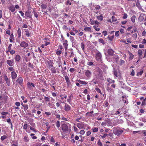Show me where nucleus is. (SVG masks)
I'll return each instance as SVG.
<instances>
[{
    "label": "nucleus",
    "instance_id": "40",
    "mask_svg": "<svg viewBox=\"0 0 146 146\" xmlns=\"http://www.w3.org/2000/svg\"><path fill=\"white\" fill-rule=\"evenodd\" d=\"M11 120L10 118L8 119L7 120V122L9 123L11 125V128L12 127V123L11 122Z\"/></svg>",
    "mask_w": 146,
    "mask_h": 146
},
{
    "label": "nucleus",
    "instance_id": "55",
    "mask_svg": "<svg viewBox=\"0 0 146 146\" xmlns=\"http://www.w3.org/2000/svg\"><path fill=\"white\" fill-rule=\"evenodd\" d=\"M30 129L31 130H33V132H36V131H35V129L34 128H33L32 127H30Z\"/></svg>",
    "mask_w": 146,
    "mask_h": 146
},
{
    "label": "nucleus",
    "instance_id": "7",
    "mask_svg": "<svg viewBox=\"0 0 146 146\" xmlns=\"http://www.w3.org/2000/svg\"><path fill=\"white\" fill-rule=\"evenodd\" d=\"M20 45L22 47L25 48L28 46V44L25 41H23L21 42Z\"/></svg>",
    "mask_w": 146,
    "mask_h": 146
},
{
    "label": "nucleus",
    "instance_id": "3",
    "mask_svg": "<svg viewBox=\"0 0 146 146\" xmlns=\"http://www.w3.org/2000/svg\"><path fill=\"white\" fill-rule=\"evenodd\" d=\"M85 125V123L81 122L77 123V126L79 129H81L84 128Z\"/></svg>",
    "mask_w": 146,
    "mask_h": 146
},
{
    "label": "nucleus",
    "instance_id": "42",
    "mask_svg": "<svg viewBox=\"0 0 146 146\" xmlns=\"http://www.w3.org/2000/svg\"><path fill=\"white\" fill-rule=\"evenodd\" d=\"M33 12H34V16L36 17L37 18L38 17V15L37 13L36 12H35V9H33Z\"/></svg>",
    "mask_w": 146,
    "mask_h": 146
},
{
    "label": "nucleus",
    "instance_id": "14",
    "mask_svg": "<svg viewBox=\"0 0 146 146\" xmlns=\"http://www.w3.org/2000/svg\"><path fill=\"white\" fill-rule=\"evenodd\" d=\"M11 75L12 79H15L17 77V74L14 71L11 72Z\"/></svg>",
    "mask_w": 146,
    "mask_h": 146
},
{
    "label": "nucleus",
    "instance_id": "54",
    "mask_svg": "<svg viewBox=\"0 0 146 146\" xmlns=\"http://www.w3.org/2000/svg\"><path fill=\"white\" fill-rule=\"evenodd\" d=\"M8 69L9 70H10V71H14V69L12 67H9L8 68Z\"/></svg>",
    "mask_w": 146,
    "mask_h": 146
},
{
    "label": "nucleus",
    "instance_id": "48",
    "mask_svg": "<svg viewBox=\"0 0 146 146\" xmlns=\"http://www.w3.org/2000/svg\"><path fill=\"white\" fill-rule=\"evenodd\" d=\"M25 32L26 33V36L28 37L29 36H30V34L29 33V31L27 30H26L25 31Z\"/></svg>",
    "mask_w": 146,
    "mask_h": 146
},
{
    "label": "nucleus",
    "instance_id": "31",
    "mask_svg": "<svg viewBox=\"0 0 146 146\" xmlns=\"http://www.w3.org/2000/svg\"><path fill=\"white\" fill-rule=\"evenodd\" d=\"M47 7V5L44 4H42L41 5V8L42 9H46V8Z\"/></svg>",
    "mask_w": 146,
    "mask_h": 146
},
{
    "label": "nucleus",
    "instance_id": "23",
    "mask_svg": "<svg viewBox=\"0 0 146 146\" xmlns=\"http://www.w3.org/2000/svg\"><path fill=\"white\" fill-rule=\"evenodd\" d=\"M52 73H56V70L54 67L51 68L50 69Z\"/></svg>",
    "mask_w": 146,
    "mask_h": 146
},
{
    "label": "nucleus",
    "instance_id": "63",
    "mask_svg": "<svg viewBox=\"0 0 146 146\" xmlns=\"http://www.w3.org/2000/svg\"><path fill=\"white\" fill-rule=\"evenodd\" d=\"M10 54H13L15 53V51L14 50H10Z\"/></svg>",
    "mask_w": 146,
    "mask_h": 146
},
{
    "label": "nucleus",
    "instance_id": "57",
    "mask_svg": "<svg viewBox=\"0 0 146 146\" xmlns=\"http://www.w3.org/2000/svg\"><path fill=\"white\" fill-rule=\"evenodd\" d=\"M95 8L96 9H99L100 8V7L99 5H96L95 7Z\"/></svg>",
    "mask_w": 146,
    "mask_h": 146
},
{
    "label": "nucleus",
    "instance_id": "44",
    "mask_svg": "<svg viewBox=\"0 0 146 146\" xmlns=\"http://www.w3.org/2000/svg\"><path fill=\"white\" fill-rule=\"evenodd\" d=\"M45 100L46 102H48L50 101V99L48 97L45 96L44 97Z\"/></svg>",
    "mask_w": 146,
    "mask_h": 146
},
{
    "label": "nucleus",
    "instance_id": "59",
    "mask_svg": "<svg viewBox=\"0 0 146 146\" xmlns=\"http://www.w3.org/2000/svg\"><path fill=\"white\" fill-rule=\"evenodd\" d=\"M27 127V124H25L23 126V128L25 129H26Z\"/></svg>",
    "mask_w": 146,
    "mask_h": 146
},
{
    "label": "nucleus",
    "instance_id": "56",
    "mask_svg": "<svg viewBox=\"0 0 146 146\" xmlns=\"http://www.w3.org/2000/svg\"><path fill=\"white\" fill-rule=\"evenodd\" d=\"M137 146H143V144L139 143H137Z\"/></svg>",
    "mask_w": 146,
    "mask_h": 146
},
{
    "label": "nucleus",
    "instance_id": "24",
    "mask_svg": "<svg viewBox=\"0 0 146 146\" xmlns=\"http://www.w3.org/2000/svg\"><path fill=\"white\" fill-rule=\"evenodd\" d=\"M135 18H136L135 16V15H133L131 18V20L133 23L135 22Z\"/></svg>",
    "mask_w": 146,
    "mask_h": 146
},
{
    "label": "nucleus",
    "instance_id": "34",
    "mask_svg": "<svg viewBox=\"0 0 146 146\" xmlns=\"http://www.w3.org/2000/svg\"><path fill=\"white\" fill-rule=\"evenodd\" d=\"M81 47L82 50L84 51V49L85 45L82 42L81 43Z\"/></svg>",
    "mask_w": 146,
    "mask_h": 146
},
{
    "label": "nucleus",
    "instance_id": "6",
    "mask_svg": "<svg viewBox=\"0 0 146 146\" xmlns=\"http://www.w3.org/2000/svg\"><path fill=\"white\" fill-rule=\"evenodd\" d=\"M7 63L9 66H13L14 64V60L13 59L8 60L7 61Z\"/></svg>",
    "mask_w": 146,
    "mask_h": 146
},
{
    "label": "nucleus",
    "instance_id": "25",
    "mask_svg": "<svg viewBox=\"0 0 146 146\" xmlns=\"http://www.w3.org/2000/svg\"><path fill=\"white\" fill-rule=\"evenodd\" d=\"M17 34L18 35V37H20L21 36V31L20 29L19 28L17 32Z\"/></svg>",
    "mask_w": 146,
    "mask_h": 146
},
{
    "label": "nucleus",
    "instance_id": "2",
    "mask_svg": "<svg viewBox=\"0 0 146 146\" xmlns=\"http://www.w3.org/2000/svg\"><path fill=\"white\" fill-rule=\"evenodd\" d=\"M123 132V130L122 129H115L113 130V133L115 135L118 136L121 134Z\"/></svg>",
    "mask_w": 146,
    "mask_h": 146
},
{
    "label": "nucleus",
    "instance_id": "4",
    "mask_svg": "<svg viewBox=\"0 0 146 146\" xmlns=\"http://www.w3.org/2000/svg\"><path fill=\"white\" fill-rule=\"evenodd\" d=\"M96 59L97 61H100L101 60V58L102 57V55L101 53L98 52L96 54Z\"/></svg>",
    "mask_w": 146,
    "mask_h": 146
},
{
    "label": "nucleus",
    "instance_id": "32",
    "mask_svg": "<svg viewBox=\"0 0 146 146\" xmlns=\"http://www.w3.org/2000/svg\"><path fill=\"white\" fill-rule=\"evenodd\" d=\"M91 29V28H90L88 27H86L84 28V31H90Z\"/></svg>",
    "mask_w": 146,
    "mask_h": 146
},
{
    "label": "nucleus",
    "instance_id": "51",
    "mask_svg": "<svg viewBox=\"0 0 146 146\" xmlns=\"http://www.w3.org/2000/svg\"><path fill=\"white\" fill-rule=\"evenodd\" d=\"M15 105L17 107H18L20 106V103L19 102H16L15 103Z\"/></svg>",
    "mask_w": 146,
    "mask_h": 146
},
{
    "label": "nucleus",
    "instance_id": "21",
    "mask_svg": "<svg viewBox=\"0 0 146 146\" xmlns=\"http://www.w3.org/2000/svg\"><path fill=\"white\" fill-rule=\"evenodd\" d=\"M21 105L24 107V111H26L28 109V106L27 105H24L23 104H22Z\"/></svg>",
    "mask_w": 146,
    "mask_h": 146
},
{
    "label": "nucleus",
    "instance_id": "45",
    "mask_svg": "<svg viewBox=\"0 0 146 146\" xmlns=\"http://www.w3.org/2000/svg\"><path fill=\"white\" fill-rule=\"evenodd\" d=\"M19 12L21 14V15L23 17H24V14L22 11H19Z\"/></svg>",
    "mask_w": 146,
    "mask_h": 146
},
{
    "label": "nucleus",
    "instance_id": "18",
    "mask_svg": "<svg viewBox=\"0 0 146 146\" xmlns=\"http://www.w3.org/2000/svg\"><path fill=\"white\" fill-rule=\"evenodd\" d=\"M128 55H129V60H132L133 58L134 55L132 54L131 53L129 52Z\"/></svg>",
    "mask_w": 146,
    "mask_h": 146
},
{
    "label": "nucleus",
    "instance_id": "15",
    "mask_svg": "<svg viewBox=\"0 0 146 146\" xmlns=\"http://www.w3.org/2000/svg\"><path fill=\"white\" fill-rule=\"evenodd\" d=\"M137 54L139 57L140 59H141V56L143 54V51L141 49H139L137 51Z\"/></svg>",
    "mask_w": 146,
    "mask_h": 146
},
{
    "label": "nucleus",
    "instance_id": "62",
    "mask_svg": "<svg viewBox=\"0 0 146 146\" xmlns=\"http://www.w3.org/2000/svg\"><path fill=\"white\" fill-rule=\"evenodd\" d=\"M51 142H54L55 141L54 140V139L53 138V137H51Z\"/></svg>",
    "mask_w": 146,
    "mask_h": 146
},
{
    "label": "nucleus",
    "instance_id": "28",
    "mask_svg": "<svg viewBox=\"0 0 146 146\" xmlns=\"http://www.w3.org/2000/svg\"><path fill=\"white\" fill-rule=\"evenodd\" d=\"M24 141L26 142H28L29 141L28 137L27 136H25L24 138Z\"/></svg>",
    "mask_w": 146,
    "mask_h": 146
},
{
    "label": "nucleus",
    "instance_id": "49",
    "mask_svg": "<svg viewBox=\"0 0 146 146\" xmlns=\"http://www.w3.org/2000/svg\"><path fill=\"white\" fill-rule=\"evenodd\" d=\"M98 144L99 146H103L102 143L101 142L100 140H99L98 143Z\"/></svg>",
    "mask_w": 146,
    "mask_h": 146
},
{
    "label": "nucleus",
    "instance_id": "26",
    "mask_svg": "<svg viewBox=\"0 0 146 146\" xmlns=\"http://www.w3.org/2000/svg\"><path fill=\"white\" fill-rule=\"evenodd\" d=\"M98 41L99 42L102 44L103 45L105 44L104 41L102 38L99 39Z\"/></svg>",
    "mask_w": 146,
    "mask_h": 146
},
{
    "label": "nucleus",
    "instance_id": "58",
    "mask_svg": "<svg viewBox=\"0 0 146 146\" xmlns=\"http://www.w3.org/2000/svg\"><path fill=\"white\" fill-rule=\"evenodd\" d=\"M62 28H63V29H64V30H67L68 29V28L65 25H64L63 26Z\"/></svg>",
    "mask_w": 146,
    "mask_h": 146
},
{
    "label": "nucleus",
    "instance_id": "33",
    "mask_svg": "<svg viewBox=\"0 0 146 146\" xmlns=\"http://www.w3.org/2000/svg\"><path fill=\"white\" fill-rule=\"evenodd\" d=\"M108 135V134L107 133H106L104 134L103 135H100V137L101 138H102V139L104 138L105 137H106Z\"/></svg>",
    "mask_w": 146,
    "mask_h": 146
},
{
    "label": "nucleus",
    "instance_id": "35",
    "mask_svg": "<svg viewBox=\"0 0 146 146\" xmlns=\"http://www.w3.org/2000/svg\"><path fill=\"white\" fill-rule=\"evenodd\" d=\"M6 138H7V137L5 135H4L1 137V140L2 141H3Z\"/></svg>",
    "mask_w": 146,
    "mask_h": 146
},
{
    "label": "nucleus",
    "instance_id": "5",
    "mask_svg": "<svg viewBox=\"0 0 146 146\" xmlns=\"http://www.w3.org/2000/svg\"><path fill=\"white\" fill-rule=\"evenodd\" d=\"M64 110L66 111H68L70 110L71 107L68 104L65 103L64 107Z\"/></svg>",
    "mask_w": 146,
    "mask_h": 146
},
{
    "label": "nucleus",
    "instance_id": "13",
    "mask_svg": "<svg viewBox=\"0 0 146 146\" xmlns=\"http://www.w3.org/2000/svg\"><path fill=\"white\" fill-rule=\"evenodd\" d=\"M108 53L109 55L113 56L114 54V51L112 49L110 48L108 50Z\"/></svg>",
    "mask_w": 146,
    "mask_h": 146
},
{
    "label": "nucleus",
    "instance_id": "43",
    "mask_svg": "<svg viewBox=\"0 0 146 146\" xmlns=\"http://www.w3.org/2000/svg\"><path fill=\"white\" fill-rule=\"evenodd\" d=\"M96 91L100 93L101 94H102V93L101 92L100 89L99 88H96Z\"/></svg>",
    "mask_w": 146,
    "mask_h": 146
},
{
    "label": "nucleus",
    "instance_id": "36",
    "mask_svg": "<svg viewBox=\"0 0 146 146\" xmlns=\"http://www.w3.org/2000/svg\"><path fill=\"white\" fill-rule=\"evenodd\" d=\"M56 125L57 127L58 128L60 126V121H57L56 123Z\"/></svg>",
    "mask_w": 146,
    "mask_h": 146
},
{
    "label": "nucleus",
    "instance_id": "37",
    "mask_svg": "<svg viewBox=\"0 0 146 146\" xmlns=\"http://www.w3.org/2000/svg\"><path fill=\"white\" fill-rule=\"evenodd\" d=\"M111 19L112 22H115L117 21V19L116 18L114 17L113 16H112Z\"/></svg>",
    "mask_w": 146,
    "mask_h": 146
},
{
    "label": "nucleus",
    "instance_id": "50",
    "mask_svg": "<svg viewBox=\"0 0 146 146\" xmlns=\"http://www.w3.org/2000/svg\"><path fill=\"white\" fill-rule=\"evenodd\" d=\"M12 44H10L9 46L8 47V50L7 51V52H9L11 50V47L12 46Z\"/></svg>",
    "mask_w": 146,
    "mask_h": 146
},
{
    "label": "nucleus",
    "instance_id": "38",
    "mask_svg": "<svg viewBox=\"0 0 146 146\" xmlns=\"http://www.w3.org/2000/svg\"><path fill=\"white\" fill-rule=\"evenodd\" d=\"M98 128L94 127V128L92 129L93 131L94 132H96L98 131Z\"/></svg>",
    "mask_w": 146,
    "mask_h": 146
},
{
    "label": "nucleus",
    "instance_id": "11",
    "mask_svg": "<svg viewBox=\"0 0 146 146\" xmlns=\"http://www.w3.org/2000/svg\"><path fill=\"white\" fill-rule=\"evenodd\" d=\"M85 75L88 77H90L92 75V73L89 70H87L85 72Z\"/></svg>",
    "mask_w": 146,
    "mask_h": 146
},
{
    "label": "nucleus",
    "instance_id": "29",
    "mask_svg": "<svg viewBox=\"0 0 146 146\" xmlns=\"http://www.w3.org/2000/svg\"><path fill=\"white\" fill-rule=\"evenodd\" d=\"M72 96V94H71L69 97V99L67 100V101L70 103L71 102V98Z\"/></svg>",
    "mask_w": 146,
    "mask_h": 146
},
{
    "label": "nucleus",
    "instance_id": "10",
    "mask_svg": "<svg viewBox=\"0 0 146 146\" xmlns=\"http://www.w3.org/2000/svg\"><path fill=\"white\" fill-rule=\"evenodd\" d=\"M25 15L26 17L30 18H31L32 17L31 13V12L26 11L25 13Z\"/></svg>",
    "mask_w": 146,
    "mask_h": 146
},
{
    "label": "nucleus",
    "instance_id": "16",
    "mask_svg": "<svg viewBox=\"0 0 146 146\" xmlns=\"http://www.w3.org/2000/svg\"><path fill=\"white\" fill-rule=\"evenodd\" d=\"M21 59V57L19 55H17L15 57V60L16 63L18 62Z\"/></svg>",
    "mask_w": 146,
    "mask_h": 146
},
{
    "label": "nucleus",
    "instance_id": "27",
    "mask_svg": "<svg viewBox=\"0 0 146 146\" xmlns=\"http://www.w3.org/2000/svg\"><path fill=\"white\" fill-rule=\"evenodd\" d=\"M108 81L109 83V84H110V85L111 84L115 82V81L114 80H112L110 79H108Z\"/></svg>",
    "mask_w": 146,
    "mask_h": 146
},
{
    "label": "nucleus",
    "instance_id": "47",
    "mask_svg": "<svg viewBox=\"0 0 146 146\" xmlns=\"http://www.w3.org/2000/svg\"><path fill=\"white\" fill-rule=\"evenodd\" d=\"M114 74L116 77H117L118 75L117 71L115 70L114 72Z\"/></svg>",
    "mask_w": 146,
    "mask_h": 146
},
{
    "label": "nucleus",
    "instance_id": "30",
    "mask_svg": "<svg viewBox=\"0 0 146 146\" xmlns=\"http://www.w3.org/2000/svg\"><path fill=\"white\" fill-rule=\"evenodd\" d=\"M97 72L99 73V74L100 76H101L102 75V72L101 70V69H100L99 68H98L97 70Z\"/></svg>",
    "mask_w": 146,
    "mask_h": 146
},
{
    "label": "nucleus",
    "instance_id": "41",
    "mask_svg": "<svg viewBox=\"0 0 146 146\" xmlns=\"http://www.w3.org/2000/svg\"><path fill=\"white\" fill-rule=\"evenodd\" d=\"M75 69L74 68H71L70 69L69 71L71 73L75 71Z\"/></svg>",
    "mask_w": 146,
    "mask_h": 146
},
{
    "label": "nucleus",
    "instance_id": "61",
    "mask_svg": "<svg viewBox=\"0 0 146 146\" xmlns=\"http://www.w3.org/2000/svg\"><path fill=\"white\" fill-rule=\"evenodd\" d=\"M135 74V72L133 70H132L131 72V75L132 76H134Z\"/></svg>",
    "mask_w": 146,
    "mask_h": 146
},
{
    "label": "nucleus",
    "instance_id": "39",
    "mask_svg": "<svg viewBox=\"0 0 146 146\" xmlns=\"http://www.w3.org/2000/svg\"><path fill=\"white\" fill-rule=\"evenodd\" d=\"M31 83L30 82H28L27 83V86L29 88H31Z\"/></svg>",
    "mask_w": 146,
    "mask_h": 146
},
{
    "label": "nucleus",
    "instance_id": "1",
    "mask_svg": "<svg viewBox=\"0 0 146 146\" xmlns=\"http://www.w3.org/2000/svg\"><path fill=\"white\" fill-rule=\"evenodd\" d=\"M68 124H63L61 125V128L63 131L66 133L68 131L69 128L68 126Z\"/></svg>",
    "mask_w": 146,
    "mask_h": 146
},
{
    "label": "nucleus",
    "instance_id": "17",
    "mask_svg": "<svg viewBox=\"0 0 146 146\" xmlns=\"http://www.w3.org/2000/svg\"><path fill=\"white\" fill-rule=\"evenodd\" d=\"M9 9L12 12H13L15 11V8L14 5H11L9 7Z\"/></svg>",
    "mask_w": 146,
    "mask_h": 146
},
{
    "label": "nucleus",
    "instance_id": "12",
    "mask_svg": "<svg viewBox=\"0 0 146 146\" xmlns=\"http://www.w3.org/2000/svg\"><path fill=\"white\" fill-rule=\"evenodd\" d=\"M144 16H145V14L143 13H141L139 17V20L141 21H143L144 19Z\"/></svg>",
    "mask_w": 146,
    "mask_h": 146
},
{
    "label": "nucleus",
    "instance_id": "60",
    "mask_svg": "<svg viewBox=\"0 0 146 146\" xmlns=\"http://www.w3.org/2000/svg\"><path fill=\"white\" fill-rule=\"evenodd\" d=\"M124 62H124V60H120V64L121 65L122 64H124Z\"/></svg>",
    "mask_w": 146,
    "mask_h": 146
},
{
    "label": "nucleus",
    "instance_id": "64",
    "mask_svg": "<svg viewBox=\"0 0 146 146\" xmlns=\"http://www.w3.org/2000/svg\"><path fill=\"white\" fill-rule=\"evenodd\" d=\"M144 56L143 57V58H145L146 56V49H145L144 50Z\"/></svg>",
    "mask_w": 146,
    "mask_h": 146
},
{
    "label": "nucleus",
    "instance_id": "52",
    "mask_svg": "<svg viewBox=\"0 0 146 146\" xmlns=\"http://www.w3.org/2000/svg\"><path fill=\"white\" fill-rule=\"evenodd\" d=\"M80 133L82 135H83L85 133V131H84V130H81L80 131Z\"/></svg>",
    "mask_w": 146,
    "mask_h": 146
},
{
    "label": "nucleus",
    "instance_id": "20",
    "mask_svg": "<svg viewBox=\"0 0 146 146\" xmlns=\"http://www.w3.org/2000/svg\"><path fill=\"white\" fill-rule=\"evenodd\" d=\"M96 17L100 21H102L103 19V17L102 14H101L100 16H97Z\"/></svg>",
    "mask_w": 146,
    "mask_h": 146
},
{
    "label": "nucleus",
    "instance_id": "8",
    "mask_svg": "<svg viewBox=\"0 0 146 146\" xmlns=\"http://www.w3.org/2000/svg\"><path fill=\"white\" fill-rule=\"evenodd\" d=\"M136 5L137 7L138 8V9L142 11H144V10L142 8V7L141 6L140 3L139 2V1L138 0L137 1Z\"/></svg>",
    "mask_w": 146,
    "mask_h": 146
},
{
    "label": "nucleus",
    "instance_id": "9",
    "mask_svg": "<svg viewBox=\"0 0 146 146\" xmlns=\"http://www.w3.org/2000/svg\"><path fill=\"white\" fill-rule=\"evenodd\" d=\"M16 82L20 85H21L23 82V79L21 77L19 78L16 80Z\"/></svg>",
    "mask_w": 146,
    "mask_h": 146
},
{
    "label": "nucleus",
    "instance_id": "22",
    "mask_svg": "<svg viewBox=\"0 0 146 146\" xmlns=\"http://www.w3.org/2000/svg\"><path fill=\"white\" fill-rule=\"evenodd\" d=\"M110 84H108L107 85V90L108 91L111 92L112 91V89L110 87Z\"/></svg>",
    "mask_w": 146,
    "mask_h": 146
},
{
    "label": "nucleus",
    "instance_id": "19",
    "mask_svg": "<svg viewBox=\"0 0 146 146\" xmlns=\"http://www.w3.org/2000/svg\"><path fill=\"white\" fill-rule=\"evenodd\" d=\"M76 81H78L79 83L82 84L86 85L88 83L87 82H86L85 81H82L80 80H78Z\"/></svg>",
    "mask_w": 146,
    "mask_h": 146
},
{
    "label": "nucleus",
    "instance_id": "53",
    "mask_svg": "<svg viewBox=\"0 0 146 146\" xmlns=\"http://www.w3.org/2000/svg\"><path fill=\"white\" fill-rule=\"evenodd\" d=\"M61 50H58L56 52V54L57 55H59L61 53Z\"/></svg>",
    "mask_w": 146,
    "mask_h": 146
},
{
    "label": "nucleus",
    "instance_id": "46",
    "mask_svg": "<svg viewBox=\"0 0 146 146\" xmlns=\"http://www.w3.org/2000/svg\"><path fill=\"white\" fill-rule=\"evenodd\" d=\"M87 65L89 66H92L93 65V62H88Z\"/></svg>",
    "mask_w": 146,
    "mask_h": 146
}]
</instances>
